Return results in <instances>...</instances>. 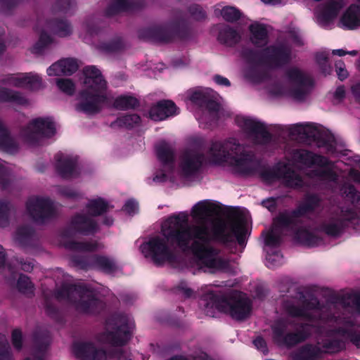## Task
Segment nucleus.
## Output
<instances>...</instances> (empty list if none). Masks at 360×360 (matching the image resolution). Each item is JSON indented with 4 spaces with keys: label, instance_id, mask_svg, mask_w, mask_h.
Instances as JSON below:
<instances>
[{
    "label": "nucleus",
    "instance_id": "obj_1",
    "mask_svg": "<svg viewBox=\"0 0 360 360\" xmlns=\"http://www.w3.org/2000/svg\"><path fill=\"white\" fill-rule=\"evenodd\" d=\"M163 237L155 236L141 245L146 257H150L156 266L177 259L176 250H191L193 239L203 242L210 240V231L206 225H189L187 214L180 212L169 217L162 225Z\"/></svg>",
    "mask_w": 360,
    "mask_h": 360
},
{
    "label": "nucleus",
    "instance_id": "obj_2",
    "mask_svg": "<svg viewBox=\"0 0 360 360\" xmlns=\"http://www.w3.org/2000/svg\"><path fill=\"white\" fill-rule=\"evenodd\" d=\"M207 153L213 163H229L240 175L251 176L258 172L259 162L255 154L235 139L212 141Z\"/></svg>",
    "mask_w": 360,
    "mask_h": 360
},
{
    "label": "nucleus",
    "instance_id": "obj_3",
    "mask_svg": "<svg viewBox=\"0 0 360 360\" xmlns=\"http://www.w3.org/2000/svg\"><path fill=\"white\" fill-rule=\"evenodd\" d=\"M84 84L86 89L82 90L78 95L79 102L76 110L88 115L98 113L102 105L108 101L105 91L107 89V82L101 72L94 65L84 68Z\"/></svg>",
    "mask_w": 360,
    "mask_h": 360
},
{
    "label": "nucleus",
    "instance_id": "obj_4",
    "mask_svg": "<svg viewBox=\"0 0 360 360\" xmlns=\"http://www.w3.org/2000/svg\"><path fill=\"white\" fill-rule=\"evenodd\" d=\"M58 299L66 300L74 304L77 311L85 314H98L105 308L93 288L86 284H70L63 285L56 292Z\"/></svg>",
    "mask_w": 360,
    "mask_h": 360
},
{
    "label": "nucleus",
    "instance_id": "obj_5",
    "mask_svg": "<svg viewBox=\"0 0 360 360\" xmlns=\"http://www.w3.org/2000/svg\"><path fill=\"white\" fill-rule=\"evenodd\" d=\"M242 58L249 64L264 65L276 69L288 64L291 60V50L283 44L266 46L262 50L243 48Z\"/></svg>",
    "mask_w": 360,
    "mask_h": 360
},
{
    "label": "nucleus",
    "instance_id": "obj_6",
    "mask_svg": "<svg viewBox=\"0 0 360 360\" xmlns=\"http://www.w3.org/2000/svg\"><path fill=\"white\" fill-rule=\"evenodd\" d=\"M137 34L139 39L143 41L167 44L175 39L182 40L188 39L191 32L184 20H176L165 25L139 29Z\"/></svg>",
    "mask_w": 360,
    "mask_h": 360
},
{
    "label": "nucleus",
    "instance_id": "obj_7",
    "mask_svg": "<svg viewBox=\"0 0 360 360\" xmlns=\"http://www.w3.org/2000/svg\"><path fill=\"white\" fill-rule=\"evenodd\" d=\"M291 324L295 328L292 332H286L287 325L283 320L277 321L272 326V338L277 345L291 349L310 338L314 329L319 330V327L311 323L298 322Z\"/></svg>",
    "mask_w": 360,
    "mask_h": 360
},
{
    "label": "nucleus",
    "instance_id": "obj_8",
    "mask_svg": "<svg viewBox=\"0 0 360 360\" xmlns=\"http://www.w3.org/2000/svg\"><path fill=\"white\" fill-rule=\"evenodd\" d=\"M321 201V198L316 193L306 194L303 200L295 209L279 212L273 219V226L281 229L297 227L302 224L301 218L320 207Z\"/></svg>",
    "mask_w": 360,
    "mask_h": 360
},
{
    "label": "nucleus",
    "instance_id": "obj_9",
    "mask_svg": "<svg viewBox=\"0 0 360 360\" xmlns=\"http://www.w3.org/2000/svg\"><path fill=\"white\" fill-rule=\"evenodd\" d=\"M210 304L219 311L229 314L233 319L243 321L247 319L252 311V302L247 297L230 296L211 294Z\"/></svg>",
    "mask_w": 360,
    "mask_h": 360
},
{
    "label": "nucleus",
    "instance_id": "obj_10",
    "mask_svg": "<svg viewBox=\"0 0 360 360\" xmlns=\"http://www.w3.org/2000/svg\"><path fill=\"white\" fill-rule=\"evenodd\" d=\"M234 220L230 226V232L226 230V226L224 223H219L215 225L210 236V240H213L223 245H228L234 241L233 236L236 237L239 245L243 246L246 244V235L248 230L245 225L244 217L238 212L233 211L231 213Z\"/></svg>",
    "mask_w": 360,
    "mask_h": 360
},
{
    "label": "nucleus",
    "instance_id": "obj_11",
    "mask_svg": "<svg viewBox=\"0 0 360 360\" xmlns=\"http://www.w3.org/2000/svg\"><path fill=\"white\" fill-rule=\"evenodd\" d=\"M56 133L55 122L49 117L32 119L22 128L20 135L30 145H37L42 138H51Z\"/></svg>",
    "mask_w": 360,
    "mask_h": 360
},
{
    "label": "nucleus",
    "instance_id": "obj_12",
    "mask_svg": "<svg viewBox=\"0 0 360 360\" xmlns=\"http://www.w3.org/2000/svg\"><path fill=\"white\" fill-rule=\"evenodd\" d=\"M211 241L203 242L198 239H193L191 245V251L205 266L218 271H228L230 268L229 261L221 257H215L218 251L215 248L207 245Z\"/></svg>",
    "mask_w": 360,
    "mask_h": 360
},
{
    "label": "nucleus",
    "instance_id": "obj_13",
    "mask_svg": "<svg viewBox=\"0 0 360 360\" xmlns=\"http://www.w3.org/2000/svg\"><path fill=\"white\" fill-rule=\"evenodd\" d=\"M288 80L295 84L289 89V96L297 102H304L311 94L314 82L297 68H290L285 71Z\"/></svg>",
    "mask_w": 360,
    "mask_h": 360
},
{
    "label": "nucleus",
    "instance_id": "obj_14",
    "mask_svg": "<svg viewBox=\"0 0 360 360\" xmlns=\"http://www.w3.org/2000/svg\"><path fill=\"white\" fill-rule=\"evenodd\" d=\"M360 224V217L354 211L348 209L342 210L338 217H331L320 225V229L331 237L340 236L345 229L354 224Z\"/></svg>",
    "mask_w": 360,
    "mask_h": 360
},
{
    "label": "nucleus",
    "instance_id": "obj_15",
    "mask_svg": "<svg viewBox=\"0 0 360 360\" xmlns=\"http://www.w3.org/2000/svg\"><path fill=\"white\" fill-rule=\"evenodd\" d=\"M27 211L37 224H44L55 215L53 202L49 198L32 197L26 202Z\"/></svg>",
    "mask_w": 360,
    "mask_h": 360
},
{
    "label": "nucleus",
    "instance_id": "obj_16",
    "mask_svg": "<svg viewBox=\"0 0 360 360\" xmlns=\"http://www.w3.org/2000/svg\"><path fill=\"white\" fill-rule=\"evenodd\" d=\"M99 231L97 221L86 214L77 213L70 219L68 227L64 229L62 235L70 237L72 233L84 236H94Z\"/></svg>",
    "mask_w": 360,
    "mask_h": 360
},
{
    "label": "nucleus",
    "instance_id": "obj_17",
    "mask_svg": "<svg viewBox=\"0 0 360 360\" xmlns=\"http://www.w3.org/2000/svg\"><path fill=\"white\" fill-rule=\"evenodd\" d=\"M72 352L78 360H107V352L98 348L91 340H75L71 347Z\"/></svg>",
    "mask_w": 360,
    "mask_h": 360
},
{
    "label": "nucleus",
    "instance_id": "obj_18",
    "mask_svg": "<svg viewBox=\"0 0 360 360\" xmlns=\"http://www.w3.org/2000/svg\"><path fill=\"white\" fill-rule=\"evenodd\" d=\"M237 122L245 131L254 136L257 144L267 145L272 141V134L264 123L247 117L238 118Z\"/></svg>",
    "mask_w": 360,
    "mask_h": 360
},
{
    "label": "nucleus",
    "instance_id": "obj_19",
    "mask_svg": "<svg viewBox=\"0 0 360 360\" xmlns=\"http://www.w3.org/2000/svg\"><path fill=\"white\" fill-rule=\"evenodd\" d=\"M190 101L202 110L208 111L210 114H217L220 110V104L212 90L198 88L191 91Z\"/></svg>",
    "mask_w": 360,
    "mask_h": 360
},
{
    "label": "nucleus",
    "instance_id": "obj_20",
    "mask_svg": "<svg viewBox=\"0 0 360 360\" xmlns=\"http://www.w3.org/2000/svg\"><path fill=\"white\" fill-rule=\"evenodd\" d=\"M205 157L202 153L193 149H187L181 155L180 167L186 177L196 174L202 168Z\"/></svg>",
    "mask_w": 360,
    "mask_h": 360
},
{
    "label": "nucleus",
    "instance_id": "obj_21",
    "mask_svg": "<svg viewBox=\"0 0 360 360\" xmlns=\"http://www.w3.org/2000/svg\"><path fill=\"white\" fill-rule=\"evenodd\" d=\"M304 305L307 309L316 310L314 316V321H319L321 323H337L338 322V316H336L330 309V304H323L319 300L314 296L305 300Z\"/></svg>",
    "mask_w": 360,
    "mask_h": 360
},
{
    "label": "nucleus",
    "instance_id": "obj_22",
    "mask_svg": "<svg viewBox=\"0 0 360 360\" xmlns=\"http://www.w3.org/2000/svg\"><path fill=\"white\" fill-rule=\"evenodd\" d=\"M179 113V109L172 100H160L153 105L149 110V117L155 122L162 121Z\"/></svg>",
    "mask_w": 360,
    "mask_h": 360
},
{
    "label": "nucleus",
    "instance_id": "obj_23",
    "mask_svg": "<svg viewBox=\"0 0 360 360\" xmlns=\"http://www.w3.org/2000/svg\"><path fill=\"white\" fill-rule=\"evenodd\" d=\"M292 157L297 162L307 167L313 165L327 167L332 163V161L328 158L304 149L295 150L292 153Z\"/></svg>",
    "mask_w": 360,
    "mask_h": 360
},
{
    "label": "nucleus",
    "instance_id": "obj_24",
    "mask_svg": "<svg viewBox=\"0 0 360 360\" xmlns=\"http://www.w3.org/2000/svg\"><path fill=\"white\" fill-rule=\"evenodd\" d=\"M131 337V333L127 324H122L113 331H106L102 334L103 341L115 347L126 345Z\"/></svg>",
    "mask_w": 360,
    "mask_h": 360
},
{
    "label": "nucleus",
    "instance_id": "obj_25",
    "mask_svg": "<svg viewBox=\"0 0 360 360\" xmlns=\"http://www.w3.org/2000/svg\"><path fill=\"white\" fill-rule=\"evenodd\" d=\"M51 339L46 332H35L33 335V353L24 360H45L46 351Z\"/></svg>",
    "mask_w": 360,
    "mask_h": 360
},
{
    "label": "nucleus",
    "instance_id": "obj_26",
    "mask_svg": "<svg viewBox=\"0 0 360 360\" xmlns=\"http://www.w3.org/2000/svg\"><path fill=\"white\" fill-rule=\"evenodd\" d=\"M342 7V0L328 1L317 15L319 23L323 27H327L337 17Z\"/></svg>",
    "mask_w": 360,
    "mask_h": 360
},
{
    "label": "nucleus",
    "instance_id": "obj_27",
    "mask_svg": "<svg viewBox=\"0 0 360 360\" xmlns=\"http://www.w3.org/2000/svg\"><path fill=\"white\" fill-rule=\"evenodd\" d=\"M341 27L352 30L360 27V6L351 4L344 12L340 20Z\"/></svg>",
    "mask_w": 360,
    "mask_h": 360
},
{
    "label": "nucleus",
    "instance_id": "obj_28",
    "mask_svg": "<svg viewBox=\"0 0 360 360\" xmlns=\"http://www.w3.org/2000/svg\"><path fill=\"white\" fill-rule=\"evenodd\" d=\"M323 350L316 345L305 344L290 354L292 360H319L322 357Z\"/></svg>",
    "mask_w": 360,
    "mask_h": 360
},
{
    "label": "nucleus",
    "instance_id": "obj_29",
    "mask_svg": "<svg viewBox=\"0 0 360 360\" xmlns=\"http://www.w3.org/2000/svg\"><path fill=\"white\" fill-rule=\"evenodd\" d=\"M251 43L257 48L267 46L269 38L266 25L259 22H255L249 26Z\"/></svg>",
    "mask_w": 360,
    "mask_h": 360
},
{
    "label": "nucleus",
    "instance_id": "obj_30",
    "mask_svg": "<svg viewBox=\"0 0 360 360\" xmlns=\"http://www.w3.org/2000/svg\"><path fill=\"white\" fill-rule=\"evenodd\" d=\"M77 163L75 158L58 155L56 156V169L62 178L69 179L74 176Z\"/></svg>",
    "mask_w": 360,
    "mask_h": 360
},
{
    "label": "nucleus",
    "instance_id": "obj_31",
    "mask_svg": "<svg viewBox=\"0 0 360 360\" xmlns=\"http://www.w3.org/2000/svg\"><path fill=\"white\" fill-rule=\"evenodd\" d=\"M155 153L158 160L163 166L174 167L175 153L171 146L165 141H161L155 145Z\"/></svg>",
    "mask_w": 360,
    "mask_h": 360
},
{
    "label": "nucleus",
    "instance_id": "obj_32",
    "mask_svg": "<svg viewBox=\"0 0 360 360\" xmlns=\"http://www.w3.org/2000/svg\"><path fill=\"white\" fill-rule=\"evenodd\" d=\"M312 129L311 124H307L303 125L300 123L293 124L289 128L290 134L292 135L303 134L309 137H313L321 146H329L330 145V140L329 138L323 137L321 135H316L314 134Z\"/></svg>",
    "mask_w": 360,
    "mask_h": 360
},
{
    "label": "nucleus",
    "instance_id": "obj_33",
    "mask_svg": "<svg viewBox=\"0 0 360 360\" xmlns=\"http://www.w3.org/2000/svg\"><path fill=\"white\" fill-rule=\"evenodd\" d=\"M238 31L227 25H223L219 28L217 39L219 43L228 46H233L240 40Z\"/></svg>",
    "mask_w": 360,
    "mask_h": 360
},
{
    "label": "nucleus",
    "instance_id": "obj_34",
    "mask_svg": "<svg viewBox=\"0 0 360 360\" xmlns=\"http://www.w3.org/2000/svg\"><path fill=\"white\" fill-rule=\"evenodd\" d=\"M281 179L286 187L291 188H301L304 185L302 177L285 163H283Z\"/></svg>",
    "mask_w": 360,
    "mask_h": 360
},
{
    "label": "nucleus",
    "instance_id": "obj_35",
    "mask_svg": "<svg viewBox=\"0 0 360 360\" xmlns=\"http://www.w3.org/2000/svg\"><path fill=\"white\" fill-rule=\"evenodd\" d=\"M126 46L127 45L123 37L116 36L108 41L100 42L97 48L105 53H117L123 51Z\"/></svg>",
    "mask_w": 360,
    "mask_h": 360
},
{
    "label": "nucleus",
    "instance_id": "obj_36",
    "mask_svg": "<svg viewBox=\"0 0 360 360\" xmlns=\"http://www.w3.org/2000/svg\"><path fill=\"white\" fill-rule=\"evenodd\" d=\"M46 26L56 35L65 37L71 34L72 27L67 20L53 18L46 21Z\"/></svg>",
    "mask_w": 360,
    "mask_h": 360
},
{
    "label": "nucleus",
    "instance_id": "obj_37",
    "mask_svg": "<svg viewBox=\"0 0 360 360\" xmlns=\"http://www.w3.org/2000/svg\"><path fill=\"white\" fill-rule=\"evenodd\" d=\"M93 268L108 274L115 273L118 269L115 259L100 255H93Z\"/></svg>",
    "mask_w": 360,
    "mask_h": 360
},
{
    "label": "nucleus",
    "instance_id": "obj_38",
    "mask_svg": "<svg viewBox=\"0 0 360 360\" xmlns=\"http://www.w3.org/2000/svg\"><path fill=\"white\" fill-rule=\"evenodd\" d=\"M0 103L25 105L28 103V101L20 92L0 86Z\"/></svg>",
    "mask_w": 360,
    "mask_h": 360
},
{
    "label": "nucleus",
    "instance_id": "obj_39",
    "mask_svg": "<svg viewBox=\"0 0 360 360\" xmlns=\"http://www.w3.org/2000/svg\"><path fill=\"white\" fill-rule=\"evenodd\" d=\"M295 238L299 243L309 247L317 246L322 242L321 238L305 228L297 229L295 232Z\"/></svg>",
    "mask_w": 360,
    "mask_h": 360
},
{
    "label": "nucleus",
    "instance_id": "obj_40",
    "mask_svg": "<svg viewBox=\"0 0 360 360\" xmlns=\"http://www.w3.org/2000/svg\"><path fill=\"white\" fill-rule=\"evenodd\" d=\"M283 169V164L278 163L272 168L262 167L259 165L258 172L260 178L266 183H272L276 180L281 179V174Z\"/></svg>",
    "mask_w": 360,
    "mask_h": 360
},
{
    "label": "nucleus",
    "instance_id": "obj_41",
    "mask_svg": "<svg viewBox=\"0 0 360 360\" xmlns=\"http://www.w3.org/2000/svg\"><path fill=\"white\" fill-rule=\"evenodd\" d=\"M0 150L7 153H14L18 150V146L11 136L8 129L0 122Z\"/></svg>",
    "mask_w": 360,
    "mask_h": 360
},
{
    "label": "nucleus",
    "instance_id": "obj_42",
    "mask_svg": "<svg viewBox=\"0 0 360 360\" xmlns=\"http://www.w3.org/2000/svg\"><path fill=\"white\" fill-rule=\"evenodd\" d=\"M141 117L138 114H126L118 117L116 120L110 124V127L115 128L118 127L131 129L139 125L141 123Z\"/></svg>",
    "mask_w": 360,
    "mask_h": 360
},
{
    "label": "nucleus",
    "instance_id": "obj_43",
    "mask_svg": "<svg viewBox=\"0 0 360 360\" xmlns=\"http://www.w3.org/2000/svg\"><path fill=\"white\" fill-rule=\"evenodd\" d=\"M216 212V207L208 200H202L196 203L192 208V214L195 218L203 219Z\"/></svg>",
    "mask_w": 360,
    "mask_h": 360
},
{
    "label": "nucleus",
    "instance_id": "obj_44",
    "mask_svg": "<svg viewBox=\"0 0 360 360\" xmlns=\"http://www.w3.org/2000/svg\"><path fill=\"white\" fill-rule=\"evenodd\" d=\"M140 105L138 98L133 96L121 95L117 96L113 103L115 108L120 110L135 109Z\"/></svg>",
    "mask_w": 360,
    "mask_h": 360
},
{
    "label": "nucleus",
    "instance_id": "obj_45",
    "mask_svg": "<svg viewBox=\"0 0 360 360\" xmlns=\"http://www.w3.org/2000/svg\"><path fill=\"white\" fill-rule=\"evenodd\" d=\"M91 217L101 216L108 212L110 206L102 198L91 200L86 206Z\"/></svg>",
    "mask_w": 360,
    "mask_h": 360
},
{
    "label": "nucleus",
    "instance_id": "obj_46",
    "mask_svg": "<svg viewBox=\"0 0 360 360\" xmlns=\"http://www.w3.org/2000/svg\"><path fill=\"white\" fill-rule=\"evenodd\" d=\"M35 234L34 228L30 226H22L16 231V239L22 246H30Z\"/></svg>",
    "mask_w": 360,
    "mask_h": 360
},
{
    "label": "nucleus",
    "instance_id": "obj_47",
    "mask_svg": "<svg viewBox=\"0 0 360 360\" xmlns=\"http://www.w3.org/2000/svg\"><path fill=\"white\" fill-rule=\"evenodd\" d=\"M53 38L45 31H41L38 41L33 45L31 51L34 54L41 55L53 43Z\"/></svg>",
    "mask_w": 360,
    "mask_h": 360
},
{
    "label": "nucleus",
    "instance_id": "obj_48",
    "mask_svg": "<svg viewBox=\"0 0 360 360\" xmlns=\"http://www.w3.org/2000/svg\"><path fill=\"white\" fill-rule=\"evenodd\" d=\"M97 242H79L70 240L65 243V248L75 251L94 252L98 249Z\"/></svg>",
    "mask_w": 360,
    "mask_h": 360
},
{
    "label": "nucleus",
    "instance_id": "obj_49",
    "mask_svg": "<svg viewBox=\"0 0 360 360\" xmlns=\"http://www.w3.org/2000/svg\"><path fill=\"white\" fill-rule=\"evenodd\" d=\"M333 165L332 162L330 165L327 167H321V169H316L313 170V174L323 181H327L330 182H336L338 179V174L331 168Z\"/></svg>",
    "mask_w": 360,
    "mask_h": 360
},
{
    "label": "nucleus",
    "instance_id": "obj_50",
    "mask_svg": "<svg viewBox=\"0 0 360 360\" xmlns=\"http://www.w3.org/2000/svg\"><path fill=\"white\" fill-rule=\"evenodd\" d=\"M345 347L344 342L340 339H326L322 342L321 349L323 353H338Z\"/></svg>",
    "mask_w": 360,
    "mask_h": 360
},
{
    "label": "nucleus",
    "instance_id": "obj_51",
    "mask_svg": "<svg viewBox=\"0 0 360 360\" xmlns=\"http://www.w3.org/2000/svg\"><path fill=\"white\" fill-rule=\"evenodd\" d=\"M285 311L289 316L293 318H304L309 322H312L315 319V316L313 314L309 313L304 308L293 304H288L285 307Z\"/></svg>",
    "mask_w": 360,
    "mask_h": 360
},
{
    "label": "nucleus",
    "instance_id": "obj_52",
    "mask_svg": "<svg viewBox=\"0 0 360 360\" xmlns=\"http://www.w3.org/2000/svg\"><path fill=\"white\" fill-rule=\"evenodd\" d=\"M337 333L342 337H345L357 348H360V330L356 328H338Z\"/></svg>",
    "mask_w": 360,
    "mask_h": 360
},
{
    "label": "nucleus",
    "instance_id": "obj_53",
    "mask_svg": "<svg viewBox=\"0 0 360 360\" xmlns=\"http://www.w3.org/2000/svg\"><path fill=\"white\" fill-rule=\"evenodd\" d=\"M17 288L18 291L22 294L33 295L34 286L30 281V278L23 274H20L17 281Z\"/></svg>",
    "mask_w": 360,
    "mask_h": 360
},
{
    "label": "nucleus",
    "instance_id": "obj_54",
    "mask_svg": "<svg viewBox=\"0 0 360 360\" xmlns=\"http://www.w3.org/2000/svg\"><path fill=\"white\" fill-rule=\"evenodd\" d=\"M221 15L225 21L234 22L240 19L242 13L236 7L227 6L222 8Z\"/></svg>",
    "mask_w": 360,
    "mask_h": 360
},
{
    "label": "nucleus",
    "instance_id": "obj_55",
    "mask_svg": "<svg viewBox=\"0 0 360 360\" xmlns=\"http://www.w3.org/2000/svg\"><path fill=\"white\" fill-rule=\"evenodd\" d=\"M42 79L37 75L27 73L23 75V86H26L31 90H37L41 87Z\"/></svg>",
    "mask_w": 360,
    "mask_h": 360
},
{
    "label": "nucleus",
    "instance_id": "obj_56",
    "mask_svg": "<svg viewBox=\"0 0 360 360\" xmlns=\"http://www.w3.org/2000/svg\"><path fill=\"white\" fill-rule=\"evenodd\" d=\"M11 207L12 205L9 201L0 199V227L8 226Z\"/></svg>",
    "mask_w": 360,
    "mask_h": 360
},
{
    "label": "nucleus",
    "instance_id": "obj_57",
    "mask_svg": "<svg viewBox=\"0 0 360 360\" xmlns=\"http://www.w3.org/2000/svg\"><path fill=\"white\" fill-rule=\"evenodd\" d=\"M12 179L11 169L4 165L0 159V188L1 190H6L9 188Z\"/></svg>",
    "mask_w": 360,
    "mask_h": 360
},
{
    "label": "nucleus",
    "instance_id": "obj_58",
    "mask_svg": "<svg viewBox=\"0 0 360 360\" xmlns=\"http://www.w3.org/2000/svg\"><path fill=\"white\" fill-rule=\"evenodd\" d=\"M70 261L75 266L81 269L87 270L93 268V256L72 255Z\"/></svg>",
    "mask_w": 360,
    "mask_h": 360
},
{
    "label": "nucleus",
    "instance_id": "obj_59",
    "mask_svg": "<svg viewBox=\"0 0 360 360\" xmlns=\"http://www.w3.org/2000/svg\"><path fill=\"white\" fill-rule=\"evenodd\" d=\"M0 360H14L10 343L2 334H0Z\"/></svg>",
    "mask_w": 360,
    "mask_h": 360
},
{
    "label": "nucleus",
    "instance_id": "obj_60",
    "mask_svg": "<svg viewBox=\"0 0 360 360\" xmlns=\"http://www.w3.org/2000/svg\"><path fill=\"white\" fill-rule=\"evenodd\" d=\"M60 65L62 67L63 75L71 76L79 68L77 62L74 58H65L60 60Z\"/></svg>",
    "mask_w": 360,
    "mask_h": 360
},
{
    "label": "nucleus",
    "instance_id": "obj_61",
    "mask_svg": "<svg viewBox=\"0 0 360 360\" xmlns=\"http://www.w3.org/2000/svg\"><path fill=\"white\" fill-rule=\"evenodd\" d=\"M122 12L138 10L143 6L142 1H131L129 0H113Z\"/></svg>",
    "mask_w": 360,
    "mask_h": 360
},
{
    "label": "nucleus",
    "instance_id": "obj_62",
    "mask_svg": "<svg viewBox=\"0 0 360 360\" xmlns=\"http://www.w3.org/2000/svg\"><path fill=\"white\" fill-rule=\"evenodd\" d=\"M343 193L345 198L354 206H360V192L353 185H349L343 188Z\"/></svg>",
    "mask_w": 360,
    "mask_h": 360
},
{
    "label": "nucleus",
    "instance_id": "obj_63",
    "mask_svg": "<svg viewBox=\"0 0 360 360\" xmlns=\"http://www.w3.org/2000/svg\"><path fill=\"white\" fill-rule=\"evenodd\" d=\"M58 88L68 96H72L75 91V85L71 79H57Z\"/></svg>",
    "mask_w": 360,
    "mask_h": 360
},
{
    "label": "nucleus",
    "instance_id": "obj_64",
    "mask_svg": "<svg viewBox=\"0 0 360 360\" xmlns=\"http://www.w3.org/2000/svg\"><path fill=\"white\" fill-rule=\"evenodd\" d=\"M44 309L46 314L56 321H60L61 315L58 309L49 300L46 299L44 302Z\"/></svg>",
    "mask_w": 360,
    "mask_h": 360
}]
</instances>
